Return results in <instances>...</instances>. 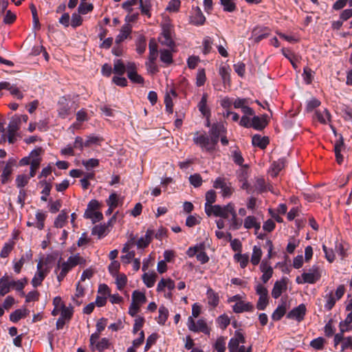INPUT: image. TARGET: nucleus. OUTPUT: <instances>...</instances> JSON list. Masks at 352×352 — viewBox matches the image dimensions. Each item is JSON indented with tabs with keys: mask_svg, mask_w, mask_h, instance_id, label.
<instances>
[{
	"mask_svg": "<svg viewBox=\"0 0 352 352\" xmlns=\"http://www.w3.org/2000/svg\"><path fill=\"white\" fill-rule=\"evenodd\" d=\"M193 142L201 148L202 151L211 153L217 148V144L215 140H213L205 132H195L193 136Z\"/></svg>",
	"mask_w": 352,
	"mask_h": 352,
	"instance_id": "1",
	"label": "nucleus"
},
{
	"mask_svg": "<svg viewBox=\"0 0 352 352\" xmlns=\"http://www.w3.org/2000/svg\"><path fill=\"white\" fill-rule=\"evenodd\" d=\"M119 197L118 195L113 192L111 193L108 199L107 200V204L109 207L116 208L118 206Z\"/></svg>",
	"mask_w": 352,
	"mask_h": 352,
	"instance_id": "58",
	"label": "nucleus"
},
{
	"mask_svg": "<svg viewBox=\"0 0 352 352\" xmlns=\"http://www.w3.org/2000/svg\"><path fill=\"white\" fill-rule=\"evenodd\" d=\"M254 188L258 192H262L267 190V187L265 179L262 177L256 178L254 184Z\"/></svg>",
	"mask_w": 352,
	"mask_h": 352,
	"instance_id": "55",
	"label": "nucleus"
},
{
	"mask_svg": "<svg viewBox=\"0 0 352 352\" xmlns=\"http://www.w3.org/2000/svg\"><path fill=\"white\" fill-rule=\"evenodd\" d=\"M263 254L261 248L258 246L254 245L252 249V254L251 256V263L254 265H257L260 261Z\"/></svg>",
	"mask_w": 352,
	"mask_h": 352,
	"instance_id": "39",
	"label": "nucleus"
},
{
	"mask_svg": "<svg viewBox=\"0 0 352 352\" xmlns=\"http://www.w3.org/2000/svg\"><path fill=\"white\" fill-rule=\"evenodd\" d=\"M84 216L91 219L94 223L99 221L102 218V214L97 210L85 211Z\"/></svg>",
	"mask_w": 352,
	"mask_h": 352,
	"instance_id": "52",
	"label": "nucleus"
},
{
	"mask_svg": "<svg viewBox=\"0 0 352 352\" xmlns=\"http://www.w3.org/2000/svg\"><path fill=\"white\" fill-rule=\"evenodd\" d=\"M153 234H154L153 230H150V229L147 230L145 235L140 237L138 240V241L136 243L138 248H146L150 243Z\"/></svg>",
	"mask_w": 352,
	"mask_h": 352,
	"instance_id": "24",
	"label": "nucleus"
},
{
	"mask_svg": "<svg viewBox=\"0 0 352 352\" xmlns=\"http://www.w3.org/2000/svg\"><path fill=\"white\" fill-rule=\"evenodd\" d=\"M324 339L322 337H318L310 342V346L315 349L321 350L324 347Z\"/></svg>",
	"mask_w": 352,
	"mask_h": 352,
	"instance_id": "61",
	"label": "nucleus"
},
{
	"mask_svg": "<svg viewBox=\"0 0 352 352\" xmlns=\"http://www.w3.org/2000/svg\"><path fill=\"white\" fill-rule=\"evenodd\" d=\"M175 287V284L173 280L170 278H162L157 285L156 290L159 293L164 292L166 289L168 291H172Z\"/></svg>",
	"mask_w": 352,
	"mask_h": 352,
	"instance_id": "23",
	"label": "nucleus"
},
{
	"mask_svg": "<svg viewBox=\"0 0 352 352\" xmlns=\"http://www.w3.org/2000/svg\"><path fill=\"white\" fill-rule=\"evenodd\" d=\"M267 124L266 116H263L262 117L255 116L252 119V127L256 130L264 129Z\"/></svg>",
	"mask_w": 352,
	"mask_h": 352,
	"instance_id": "28",
	"label": "nucleus"
},
{
	"mask_svg": "<svg viewBox=\"0 0 352 352\" xmlns=\"http://www.w3.org/2000/svg\"><path fill=\"white\" fill-rule=\"evenodd\" d=\"M285 162L284 159H279L278 161L274 162L269 170L270 175L273 177L277 176L278 173L285 167Z\"/></svg>",
	"mask_w": 352,
	"mask_h": 352,
	"instance_id": "26",
	"label": "nucleus"
},
{
	"mask_svg": "<svg viewBox=\"0 0 352 352\" xmlns=\"http://www.w3.org/2000/svg\"><path fill=\"white\" fill-rule=\"evenodd\" d=\"M243 226L246 229L254 228L256 232L259 230L261 228L260 222L258 221L256 218L254 216H248L244 219Z\"/></svg>",
	"mask_w": 352,
	"mask_h": 352,
	"instance_id": "25",
	"label": "nucleus"
},
{
	"mask_svg": "<svg viewBox=\"0 0 352 352\" xmlns=\"http://www.w3.org/2000/svg\"><path fill=\"white\" fill-rule=\"evenodd\" d=\"M204 250L205 245L204 243H198L193 247H190L186 251V254L189 257L196 256L198 261L201 264H205L208 262L209 257Z\"/></svg>",
	"mask_w": 352,
	"mask_h": 352,
	"instance_id": "7",
	"label": "nucleus"
},
{
	"mask_svg": "<svg viewBox=\"0 0 352 352\" xmlns=\"http://www.w3.org/2000/svg\"><path fill=\"white\" fill-rule=\"evenodd\" d=\"M158 311H159V316L157 317V321L158 324L163 325L165 324L166 320L168 319V310L166 307L162 305L160 307Z\"/></svg>",
	"mask_w": 352,
	"mask_h": 352,
	"instance_id": "45",
	"label": "nucleus"
},
{
	"mask_svg": "<svg viewBox=\"0 0 352 352\" xmlns=\"http://www.w3.org/2000/svg\"><path fill=\"white\" fill-rule=\"evenodd\" d=\"M161 60L166 64H170L173 61L172 54L168 50H161L160 52Z\"/></svg>",
	"mask_w": 352,
	"mask_h": 352,
	"instance_id": "56",
	"label": "nucleus"
},
{
	"mask_svg": "<svg viewBox=\"0 0 352 352\" xmlns=\"http://www.w3.org/2000/svg\"><path fill=\"white\" fill-rule=\"evenodd\" d=\"M306 313V307L304 304H300L298 307L291 310L287 317L289 319L296 320L300 322L304 319Z\"/></svg>",
	"mask_w": 352,
	"mask_h": 352,
	"instance_id": "17",
	"label": "nucleus"
},
{
	"mask_svg": "<svg viewBox=\"0 0 352 352\" xmlns=\"http://www.w3.org/2000/svg\"><path fill=\"white\" fill-rule=\"evenodd\" d=\"M67 219V212L65 210H62L54 221V226L56 228H63L65 224Z\"/></svg>",
	"mask_w": 352,
	"mask_h": 352,
	"instance_id": "50",
	"label": "nucleus"
},
{
	"mask_svg": "<svg viewBox=\"0 0 352 352\" xmlns=\"http://www.w3.org/2000/svg\"><path fill=\"white\" fill-rule=\"evenodd\" d=\"M207 100H208V95L207 94H204L201 100L199 101L197 107L199 111L204 116L208 117L210 114V110L207 106Z\"/></svg>",
	"mask_w": 352,
	"mask_h": 352,
	"instance_id": "36",
	"label": "nucleus"
},
{
	"mask_svg": "<svg viewBox=\"0 0 352 352\" xmlns=\"http://www.w3.org/2000/svg\"><path fill=\"white\" fill-rule=\"evenodd\" d=\"M230 318L229 317L226 315L223 314L218 317L217 318V322L219 324V326L222 329H226L228 324H230Z\"/></svg>",
	"mask_w": 352,
	"mask_h": 352,
	"instance_id": "64",
	"label": "nucleus"
},
{
	"mask_svg": "<svg viewBox=\"0 0 352 352\" xmlns=\"http://www.w3.org/2000/svg\"><path fill=\"white\" fill-rule=\"evenodd\" d=\"M242 224V221L237 219L236 213L234 212L231 216V219L230 220V227L232 230H238L240 228Z\"/></svg>",
	"mask_w": 352,
	"mask_h": 352,
	"instance_id": "57",
	"label": "nucleus"
},
{
	"mask_svg": "<svg viewBox=\"0 0 352 352\" xmlns=\"http://www.w3.org/2000/svg\"><path fill=\"white\" fill-rule=\"evenodd\" d=\"M343 146H344V143H343V140L341 138L340 140L337 141V142L336 143L335 146H334L336 161L338 164H341L343 162V157L340 153Z\"/></svg>",
	"mask_w": 352,
	"mask_h": 352,
	"instance_id": "44",
	"label": "nucleus"
},
{
	"mask_svg": "<svg viewBox=\"0 0 352 352\" xmlns=\"http://www.w3.org/2000/svg\"><path fill=\"white\" fill-rule=\"evenodd\" d=\"M186 324L190 331L195 333L201 332L206 335L210 334V329L208 325L206 320L204 318H199L195 320L192 317H188Z\"/></svg>",
	"mask_w": 352,
	"mask_h": 352,
	"instance_id": "5",
	"label": "nucleus"
},
{
	"mask_svg": "<svg viewBox=\"0 0 352 352\" xmlns=\"http://www.w3.org/2000/svg\"><path fill=\"white\" fill-rule=\"evenodd\" d=\"M32 177L24 174L19 175L15 179L16 185L18 188L23 189L29 182L30 179Z\"/></svg>",
	"mask_w": 352,
	"mask_h": 352,
	"instance_id": "49",
	"label": "nucleus"
},
{
	"mask_svg": "<svg viewBox=\"0 0 352 352\" xmlns=\"http://www.w3.org/2000/svg\"><path fill=\"white\" fill-rule=\"evenodd\" d=\"M90 349L92 351L102 352L109 348L110 342L108 338L100 339L98 333H94L90 336Z\"/></svg>",
	"mask_w": 352,
	"mask_h": 352,
	"instance_id": "8",
	"label": "nucleus"
},
{
	"mask_svg": "<svg viewBox=\"0 0 352 352\" xmlns=\"http://www.w3.org/2000/svg\"><path fill=\"white\" fill-rule=\"evenodd\" d=\"M27 314H28V310L26 309H16L10 314V319L11 321H12L14 322H16L20 319L25 318Z\"/></svg>",
	"mask_w": 352,
	"mask_h": 352,
	"instance_id": "46",
	"label": "nucleus"
},
{
	"mask_svg": "<svg viewBox=\"0 0 352 352\" xmlns=\"http://www.w3.org/2000/svg\"><path fill=\"white\" fill-rule=\"evenodd\" d=\"M206 74L204 69H199L196 76V85L201 87L204 85L206 82Z\"/></svg>",
	"mask_w": 352,
	"mask_h": 352,
	"instance_id": "60",
	"label": "nucleus"
},
{
	"mask_svg": "<svg viewBox=\"0 0 352 352\" xmlns=\"http://www.w3.org/2000/svg\"><path fill=\"white\" fill-rule=\"evenodd\" d=\"M245 342L243 334L240 331H236L234 336L228 342V349L240 348L241 344H244Z\"/></svg>",
	"mask_w": 352,
	"mask_h": 352,
	"instance_id": "20",
	"label": "nucleus"
},
{
	"mask_svg": "<svg viewBox=\"0 0 352 352\" xmlns=\"http://www.w3.org/2000/svg\"><path fill=\"white\" fill-rule=\"evenodd\" d=\"M20 124L21 118L13 117L10 120L8 126V141L10 143L14 142L16 133L17 131L19 129Z\"/></svg>",
	"mask_w": 352,
	"mask_h": 352,
	"instance_id": "14",
	"label": "nucleus"
},
{
	"mask_svg": "<svg viewBox=\"0 0 352 352\" xmlns=\"http://www.w3.org/2000/svg\"><path fill=\"white\" fill-rule=\"evenodd\" d=\"M54 309L52 311V314L54 316H58L67 306L64 304L61 298L56 296L53 300Z\"/></svg>",
	"mask_w": 352,
	"mask_h": 352,
	"instance_id": "31",
	"label": "nucleus"
},
{
	"mask_svg": "<svg viewBox=\"0 0 352 352\" xmlns=\"http://www.w3.org/2000/svg\"><path fill=\"white\" fill-rule=\"evenodd\" d=\"M286 312V305L283 303L278 306V307L273 312L272 318L274 320H279L285 315Z\"/></svg>",
	"mask_w": 352,
	"mask_h": 352,
	"instance_id": "47",
	"label": "nucleus"
},
{
	"mask_svg": "<svg viewBox=\"0 0 352 352\" xmlns=\"http://www.w3.org/2000/svg\"><path fill=\"white\" fill-rule=\"evenodd\" d=\"M206 18L202 14L201 10L199 8H197L194 15L191 18L192 23L199 25H203L205 22Z\"/></svg>",
	"mask_w": 352,
	"mask_h": 352,
	"instance_id": "42",
	"label": "nucleus"
},
{
	"mask_svg": "<svg viewBox=\"0 0 352 352\" xmlns=\"http://www.w3.org/2000/svg\"><path fill=\"white\" fill-rule=\"evenodd\" d=\"M9 285V276L4 275L0 278V295L3 296L10 291Z\"/></svg>",
	"mask_w": 352,
	"mask_h": 352,
	"instance_id": "38",
	"label": "nucleus"
},
{
	"mask_svg": "<svg viewBox=\"0 0 352 352\" xmlns=\"http://www.w3.org/2000/svg\"><path fill=\"white\" fill-rule=\"evenodd\" d=\"M260 270L263 273L261 280L264 283H266L273 274V268L270 261L263 259L260 265Z\"/></svg>",
	"mask_w": 352,
	"mask_h": 352,
	"instance_id": "16",
	"label": "nucleus"
},
{
	"mask_svg": "<svg viewBox=\"0 0 352 352\" xmlns=\"http://www.w3.org/2000/svg\"><path fill=\"white\" fill-rule=\"evenodd\" d=\"M316 118L322 124H327L331 120V116L329 112L326 109H318L316 111Z\"/></svg>",
	"mask_w": 352,
	"mask_h": 352,
	"instance_id": "32",
	"label": "nucleus"
},
{
	"mask_svg": "<svg viewBox=\"0 0 352 352\" xmlns=\"http://www.w3.org/2000/svg\"><path fill=\"white\" fill-rule=\"evenodd\" d=\"M320 277V268L317 265H313L307 272H304L300 276H297L296 282L298 284H314Z\"/></svg>",
	"mask_w": 352,
	"mask_h": 352,
	"instance_id": "3",
	"label": "nucleus"
},
{
	"mask_svg": "<svg viewBox=\"0 0 352 352\" xmlns=\"http://www.w3.org/2000/svg\"><path fill=\"white\" fill-rule=\"evenodd\" d=\"M205 212L208 216L214 215L224 219L229 218V217H231L236 212L234 205L232 203H229L223 206L219 205H208L205 207Z\"/></svg>",
	"mask_w": 352,
	"mask_h": 352,
	"instance_id": "2",
	"label": "nucleus"
},
{
	"mask_svg": "<svg viewBox=\"0 0 352 352\" xmlns=\"http://www.w3.org/2000/svg\"><path fill=\"white\" fill-rule=\"evenodd\" d=\"M127 76L129 80L137 84H143L144 78L137 73V66L133 62L126 63Z\"/></svg>",
	"mask_w": 352,
	"mask_h": 352,
	"instance_id": "13",
	"label": "nucleus"
},
{
	"mask_svg": "<svg viewBox=\"0 0 352 352\" xmlns=\"http://www.w3.org/2000/svg\"><path fill=\"white\" fill-rule=\"evenodd\" d=\"M41 150L40 148L33 150L29 155L30 158L31 159L30 164H34V165H38L41 164V158L40 157V153Z\"/></svg>",
	"mask_w": 352,
	"mask_h": 352,
	"instance_id": "54",
	"label": "nucleus"
},
{
	"mask_svg": "<svg viewBox=\"0 0 352 352\" xmlns=\"http://www.w3.org/2000/svg\"><path fill=\"white\" fill-rule=\"evenodd\" d=\"M76 104L65 97L61 98L58 104V114L62 119L68 118L76 110Z\"/></svg>",
	"mask_w": 352,
	"mask_h": 352,
	"instance_id": "4",
	"label": "nucleus"
},
{
	"mask_svg": "<svg viewBox=\"0 0 352 352\" xmlns=\"http://www.w3.org/2000/svg\"><path fill=\"white\" fill-rule=\"evenodd\" d=\"M107 233V226L106 225H97L92 230V234L97 235L98 238H102Z\"/></svg>",
	"mask_w": 352,
	"mask_h": 352,
	"instance_id": "51",
	"label": "nucleus"
},
{
	"mask_svg": "<svg viewBox=\"0 0 352 352\" xmlns=\"http://www.w3.org/2000/svg\"><path fill=\"white\" fill-rule=\"evenodd\" d=\"M48 272L49 270L47 267H45L43 261L40 260L36 265V272L31 280L32 286L34 287H37L41 285Z\"/></svg>",
	"mask_w": 352,
	"mask_h": 352,
	"instance_id": "9",
	"label": "nucleus"
},
{
	"mask_svg": "<svg viewBox=\"0 0 352 352\" xmlns=\"http://www.w3.org/2000/svg\"><path fill=\"white\" fill-rule=\"evenodd\" d=\"M232 310L236 314H240L245 311H252L253 310V305L251 302H245L243 300L236 302L232 306Z\"/></svg>",
	"mask_w": 352,
	"mask_h": 352,
	"instance_id": "21",
	"label": "nucleus"
},
{
	"mask_svg": "<svg viewBox=\"0 0 352 352\" xmlns=\"http://www.w3.org/2000/svg\"><path fill=\"white\" fill-rule=\"evenodd\" d=\"M213 187L221 190V194L223 197H229L232 195L233 189L231 184L225 182L221 177H218L214 182Z\"/></svg>",
	"mask_w": 352,
	"mask_h": 352,
	"instance_id": "12",
	"label": "nucleus"
},
{
	"mask_svg": "<svg viewBox=\"0 0 352 352\" xmlns=\"http://www.w3.org/2000/svg\"><path fill=\"white\" fill-rule=\"evenodd\" d=\"M85 260L78 254L69 256L66 261L58 262L56 270H62L68 273L73 267L78 265H84Z\"/></svg>",
	"mask_w": 352,
	"mask_h": 352,
	"instance_id": "6",
	"label": "nucleus"
},
{
	"mask_svg": "<svg viewBox=\"0 0 352 352\" xmlns=\"http://www.w3.org/2000/svg\"><path fill=\"white\" fill-rule=\"evenodd\" d=\"M215 350L217 352H225L226 351V340L223 337L219 338L214 345Z\"/></svg>",
	"mask_w": 352,
	"mask_h": 352,
	"instance_id": "62",
	"label": "nucleus"
},
{
	"mask_svg": "<svg viewBox=\"0 0 352 352\" xmlns=\"http://www.w3.org/2000/svg\"><path fill=\"white\" fill-rule=\"evenodd\" d=\"M252 144L261 148H264L268 144V138L267 137H262L260 135H254L252 139Z\"/></svg>",
	"mask_w": 352,
	"mask_h": 352,
	"instance_id": "37",
	"label": "nucleus"
},
{
	"mask_svg": "<svg viewBox=\"0 0 352 352\" xmlns=\"http://www.w3.org/2000/svg\"><path fill=\"white\" fill-rule=\"evenodd\" d=\"M47 217V214L45 212H43L41 210H38L35 214V224L34 228L41 230L44 228L45 226V220Z\"/></svg>",
	"mask_w": 352,
	"mask_h": 352,
	"instance_id": "30",
	"label": "nucleus"
},
{
	"mask_svg": "<svg viewBox=\"0 0 352 352\" xmlns=\"http://www.w3.org/2000/svg\"><path fill=\"white\" fill-rule=\"evenodd\" d=\"M32 258V253L31 250L27 251L23 254L19 261H13V269L15 273L19 274L23 265L30 261Z\"/></svg>",
	"mask_w": 352,
	"mask_h": 352,
	"instance_id": "19",
	"label": "nucleus"
},
{
	"mask_svg": "<svg viewBox=\"0 0 352 352\" xmlns=\"http://www.w3.org/2000/svg\"><path fill=\"white\" fill-rule=\"evenodd\" d=\"M352 312L348 313L344 320L340 322V331L342 333L348 332L352 329Z\"/></svg>",
	"mask_w": 352,
	"mask_h": 352,
	"instance_id": "29",
	"label": "nucleus"
},
{
	"mask_svg": "<svg viewBox=\"0 0 352 352\" xmlns=\"http://www.w3.org/2000/svg\"><path fill=\"white\" fill-rule=\"evenodd\" d=\"M200 223V218L197 215H190L186 218V225L188 227H193Z\"/></svg>",
	"mask_w": 352,
	"mask_h": 352,
	"instance_id": "63",
	"label": "nucleus"
},
{
	"mask_svg": "<svg viewBox=\"0 0 352 352\" xmlns=\"http://www.w3.org/2000/svg\"><path fill=\"white\" fill-rule=\"evenodd\" d=\"M15 164L14 159H9L3 168L2 174L1 175V180L2 184H6L9 179L10 175L12 173V168Z\"/></svg>",
	"mask_w": 352,
	"mask_h": 352,
	"instance_id": "22",
	"label": "nucleus"
},
{
	"mask_svg": "<svg viewBox=\"0 0 352 352\" xmlns=\"http://www.w3.org/2000/svg\"><path fill=\"white\" fill-rule=\"evenodd\" d=\"M326 303L324 308L327 310H331L335 305V303L338 299L334 296L332 292L325 296Z\"/></svg>",
	"mask_w": 352,
	"mask_h": 352,
	"instance_id": "53",
	"label": "nucleus"
},
{
	"mask_svg": "<svg viewBox=\"0 0 352 352\" xmlns=\"http://www.w3.org/2000/svg\"><path fill=\"white\" fill-rule=\"evenodd\" d=\"M287 289V279L282 278L275 282L273 289L272 290V296L277 299L281 294L285 292Z\"/></svg>",
	"mask_w": 352,
	"mask_h": 352,
	"instance_id": "15",
	"label": "nucleus"
},
{
	"mask_svg": "<svg viewBox=\"0 0 352 352\" xmlns=\"http://www.w3.org/2000/svg\"><path fill=\"white\" fill-rule=\"evenodd\" d=\"M116 278V284L118 290L122 291L127 283V278L124 274H118L113 276Z\"/></svg>",
	"mask_w": 352,
	"mask_h": 352,
	"instance_id": "48",
	"label": "nucleus"
},
{
	"mask_svg": "<svg viewBox=\"0 0 352 352\" xmlns=\"http://www.w3.org/2000/svg\"><path fill=\"white\" fill-rule=\"evenodd\" d=\"M226 132V129L223 124L216 123L212 124L211 129H210L209 135L213 140H215V142L217 144L219 137Z\"/></svg>",
	"mask_w": 352,
	"mask_h": 352,
	"instance_id": "18",
	"label": "nucleus"
},
{
	"mask_svg": "<svg viewBox=\"0 0 352 352\" xmlns=\"http://www.w3.org/2000/svg\"><path fill=\"white\" fill-rule=\"evenodd\" d=\"M149 56L148 59L151 60H156L157 56H158V52H157V44L155 39H151L149 41Z\"/></svg>",
	"mask_w": 352,
	"mask_h": 352,
	"instance_id": "43",
	"label": "nucleus"
},
{
	"mask_svg": "<svg viewBox=\"0 0 352 352\" xmlns=\"http://www.w3.org/2000/svg\"><path fill=\"white\" fill-rule=\"evenodd\" d=\"M256 293L259 298L256 304L258 310H264L268 305V291L262 284L258 283L255 287Z\"/></svg>",
	"mask_w": 352,
	"mask_h": 352,
	"instance_id": "10",
	"label": "nucleus"
},
{
	"mask_svg": "<svg viewBox=\"0 0 352 352\" xmlns=\"http://www.w3.org/2000/svg\"><path fill=\"white\" fill-rule=\"evenodd\" d=\"M131 27L129 24L124 25L119 34L116 38V43L119 44L124 41L131 34Z\"/></svg>",
	"mask_w": 352,
	"mask_h": 352,
	"instance_id": "27",
	"label": "nucleus"
},
{
	"mask_svg": "<svg viewBox=\"0 0 352 352\" xmlns=\"http://www.w3.org/2000/svg\"><path fill=\"white\" fill-rule=\"evenodd\" d=\"M14 245L15 243L13 240H9L5 243L0 252V257L3 258H7L13 250Z\"/></svg>",
	"mask_w": 352,
	"mask_h": 352,
	"instance_id": "35",
	"label": "nucleus"
},
{
	"mask_svg": "<svg viewBox=\"0 0 352 352\" xmlns=\"http://www.w3.org/2000/svg\"><path fill=\"white\" fill-rule=\"evenodd\" d=\"M146 298L144 293L138 290H135L132 294V302L135 303L140 306L145 303Z\"/></svg>",
	"mask_w": 352,
	"mask_h": 352,
	"instance_id": "41",
	"label": "nucleus"
},
{
	"mask_svg": "<svg viewBox=\"0 0 352 352\" xmlns=\"http://www.w3.org/2000/svg\"><path fill=\"white\" fill-rule=\"evenodd\" d=\"M161 44L172 47L174 44L173 39V27L168 23L162 25V32L159 38Z\"/></svg>",
	"mask_w": 352,
	"mask_h": 352,
	"instance_id": "11",
	"label": "nucleus"
},
{
	"mask_svg": "<svg viewBox=\"0 0 352 352\" xmlns=\"http://www.w3.org/2000/svg\"><path fill=\"white\" fill-rule=\"evenodd\" d=\"M234 258L239 262L240 265L242 268H245L249 262V256L246 254H237L234 255Z\"/></svg>",
	"mask_w": 352,
	"mask_h": 352,
	"instance_id": "59",
	"label": "nucleus"
},
{
	"mask_svg": "<svg viewBox=\"0 0 352 352\" xmlns=\"http://www.w3.org/2000/svg\"><path fill=\"white\" fill-rule=\"evenodd\" d=\"M206 296L208 298V303L212 307H216L219 304V297L212 289L208 288L207 289Z\"/></svg>",
	"mask_w": 352,
	"mask_h": 352,
	"instance_id": "34",
	"label": "nucleus"
},
{
	"mask_svg": "<svg viewBox=\"0 0 352 352\" xmlns=\"http://www.w3.org/2000/svg\"><path fill=\"white\" fill-rule=\"evenodd\" d=\"M126 71V65H124L120 59H116L113 63V72L119 76H122Z\"/></svg>",
	"mask_w": 352,
	"mask_h": 352,
	"instance_id": "40",
	"label": "nucleus"
},
{
	"mask_svg": "<svg viewBox=\"0 0 352 352\" xmlns=\"http://www.w3.org/2000/svg\"><path fill=\"white\" fill-rule=\"evenodd\" d=\"M157 277L155 272H146L142 275V280L147 287L151 288L154 286Z\"/></svg>",
	"mask_w": 352,
	"mask_h": 352,
	"instance_id": "33",
	"label": "nucleus"
}]
</instances>
